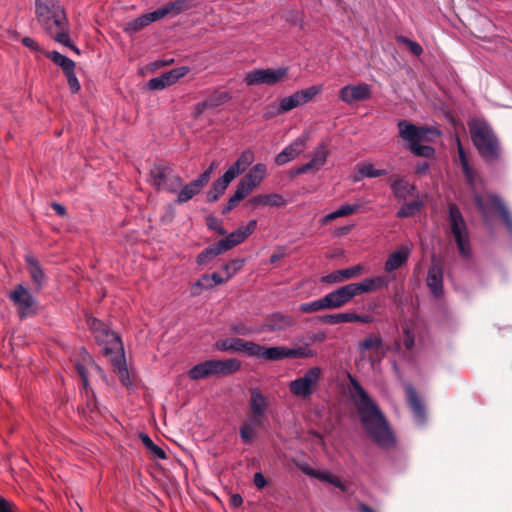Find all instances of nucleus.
<instances>
[{"mask_svg": "<svg viewBox=\"0 0 512 512\" xmlns=\"http://www.w3.org/2000/svg\"><path fill=\"white\" fill-rule=\"evenodd\" d=\"M360 422L369 438L380 448L390 449L395 445V436L378 405L361 386L358 380L349 375Z\"/></svg>", "mask_w": 512, "mask_h": 512, "instance_id": "nucleus-1", "label": "nucleus"}, {"mask_svg": "<svg viewBox=\"0 0 512 512\" xmlns=\"http://www.w3.org/2000/svg\"><path fill=\"white\" fill-rule=\"evenodd\" d=\"M471 140L479 155L487 163H494L501 157V144L491 125L482 119H473L468 124Z\"/></svg>", "mask_w": 512, "mask_h": 512, "instance_id": "nucleus-2", "label": "nucleus"}, {"mask_svg": "<svg viewBox=\"0 0 512 512\" xmlns=\"http://www.w3.org/2000/svg\"><path fill=\"white\" fill-rule=\"evenodd\" d=\"M36 19L46 33L53 39L69 23L59 0H35Z\"/></svg>", "mask_w": 512, "mask_h": 512, "instance_id": "nucleus-3", "label": "nucleus"}, {"mask_svg": "<svg viewBox=\"0 0 512 512\" xmlns=\"http://www.w3.org/2000/svg\"><path fill=\"white\" fill-rule=\"evenodd\" d=\"M448 223L459 253L462 257L468 258L471 255V246L466 221L454 203L448 205Z\"/></svg>", "mask_w": 512, "mask_h": 512, "instance_id": "nucleus-4", "label": "nucleus"}, {"mask_svg": "<svg viewBox=\"0 0 512 512\" xmlns=\"http://www.w3.org/2000/svg\"><path fill=\"white\" fill-rule=\"evenodd\" d=\"M149 182L158 191L176 193L182 186L183 180L170 166L155 164L149 172Z\"/></svg>", "mask_w": 512, "mask_h": 512, "instance_id": "nucleus-5", "label": "nucleus"}, {"mask_svg": "<svg viewBox=\"0 0 512 512\" xmlns=\"http://www.w3.org/2000/svg\"><path fill=\"white\" fill-rule=\"evenodd\" d=\"M473 200L483 216H486L490 211L496 212L507 230L512 234V215L499 196L494 194L482 196L476 193Z\"/></svg>", "mask_w": 512, "mask_h": 512, "instance_id": "nucleus-6", "label": "nucleus"}, {"mask_svg": "<svg viewBox=\"0 0 512 512\" xmlns=\"http://www.w3.org/2000/svg\"><path fill=\"white\" fill-rule=\"evenodd\" d=\"M10 301L17 309L21 319H25L37 314L38 302L31 292L22 284H18L9 295Z\"/></svg>", "mask_w": 512, "mask_h": 512, "instance_id": "nucleus-7", "label": "nucleus"}, {"mask_svg": "<svg viewBox=\"0 0 512 512\" xmlns=\"http://www.w3.org/2000/svg\"><path fill=\"white\" fill-rule=\"evenodd\" d=\"M87 323L95 339L100 343L106 344L104 348L106 354L123 349L120 337L115 332L111 331L104 322L97 318L90 317Z\"/></svg>", "mask_w": 512, "mask_h": 512, "instance_id": "nucleus-8", "label": "nucleus"}, {"mask_svg": "<svg viewBox=\"0 0 512 512\" xmlns=\"http://www.w3.org/2000/svg\"><path fill=\"white\" fill-rule=\"evenodd\" d=\"M321 373V368L317 366L309 368L302 377L290 382V392L297 397H310L321 377Z\"/></svg>", "mask_w": 512, "mask_h": 512, "instance_id": "nucleus-9", "label": "nucleus"}, {"mask_svg": "<svg viewBox=\"0 0 512 512\" xmlns=\"http://www.w3.org/2000/svg\"><path fill=\"white\" fill-rule=\"evenodd\" d=\"M288 75L287 67L277 69H253L245 76V82L248 86L254 85H275L286 78Z\"/></svg>", "mask_w": 512, "mask_h": 512, "instance_id": "nucleus-10", "label": "nucleus"}, {"mask_svg": "<svg viewBox=\"0 0 512 512\" xmlns=\"http://www.w3.org/2000/svg\"><path fill=\"white\" fill-rule=\"evenodd\" d=\"M266 420L267 416H257L252 413H247L239 429L241 440L246 444H252L258 436V430L265 426Z\"/></svg>", "mask_w": 512, "mask_h": 512, "instance_id": "nucleus-11", "label": "nucleus"}, {"mask_svg": "<svg viewBox=\"0 0 512 512\" xmlns=\"http://www.w3.org/2000/svg\"><path fill=\"white\" fill-rule=\"evenodd\" d=\"M190 71L188 66L174 68L168 72L162 73L158 77L151 78L147 86L150 90H162L176 83L180 78L187 75Z\"/></svg>", "mask_w": 512, "mask_h": 512, "instance_id": "nucleus-12", "label": "nucleus"}, {"mask_svg": "<svg viewBox=\"0 0 512 512\" xmlns=\"http://www.w3.org/2000/svg\"><path fill=\"white\" fill-rule=\"evenodd\" d=\"M257 227L256 220H250L246 226H241L224 239L219 240L220 246L225 250L229 251L235 246L241 244L245 239L251 235Z\"/></svg>", "mask_w": 512, "mask_h": 512, "instance_id": "nucleus-13", "label": "nucleus"}, {"mask_svg": "<svg viewBox=\"0 0 512 512\" xmlns=\"http://www.w3.org/2000/svg\"><path fill=\"white\" fill-rule=\"evenodd\" d=\"M426 282L436 298L443 295V265L441 260L435 257L432 258Z\"/></svg>", "mask_w": 512, "mask_h": 512, "instance_id": "nucleus-14", "label": "nucleus"}, {"mask_svg": "<svg viewBox=\"0 0 512 512\" xmlns=\"http://www.w3.org/2000/svg\"><path fill=\"white\" fill-rule=\"evenodd\" d=\"M371 90L368 84L361 83L358 85H346L341 88L339 98L346 104H353L369 99Z\"/></svg>", "mask_w": 512, "mask_h": 512, "instance_id": "nucleus-15", "label": "nucleus"}, {"mask_svg": "<svg viewBox=\"0 0 512 512\" xmlns=\"http://www.w3.org/2000/svg\"><path fill=\"white\" fill-rule=\"evenodd\" d=\"M407 404L413 414L418 425H424L426 422V409L419 398L416 389L411 384L405 385Z\"/></svg>", "mask_w": 512, "mask_h": 512, "instance_id": "nucleus-16", "label": "nucleus"}, {"mask_svg": "<svg viewBox=\"0 0 512 512\" xmlns=\"http://www.w3.org/2000/svg\"><path fill=\"white\" fill-rule=\"evenodd\" d=\"M397 126L399 129V136L403 140L407 141L409 145L426 140L429 132V129L416 126L407 120H400Z\"/></svg>", "mask_w": 512, "mask_h": 512, "instance_id": "nucleus-17", "label": "nucleus"}, {"mask_svg": "<svg viewBox=\"0 0 512 512\" xmlns=\"http://www.w3.org/2000/svg\"><path fill=\"white\" fill-rule=\"evenodd\" d=\"M354 297L349 283L326 294L325 302L327 303L328 309H338L351 302Z\"/></svg>", "mask_w": 512, "mask_h": 512, "instance_id": "nucleus-18", "label": "nucleus"}, {"mask_svg": "<svg viewBox=\"0 0 512 512\" xmlns=\"http://www.w3.org/2000/svg\"><path fill=\"white\" fill-rule=\"evenodd\" d=\"M212 376L226 377L238 372L241 368V361L236 358L211 359L209 360Z\"/></svg>", "mask_w": 512, "mask_h": 512, "instance_id": "nucleus-19", "label": "nucleus"}, {"mask_svg": "<svg viewBox=\"0 0 512 512\" xmlns=\"http://www.w3.org/2000/svg\"><path fill=\"white\" fill-rule=\"evenodd\" d=\"M250 398L248 400V413L257 416H267L270 406L269 398L264 395L259 388H251L249 390Z\"/></svg>", "mask_w": 512, "mask_h": 512, "instance_id": "nucleus-20", "label": "nucleus"}, {"mask_svg": "<svg viewBox=\"0 0 512 512\" xmlns=\"http://www.w3.org/2000/svg\"><path fill=\"white\" fill-rule=\"evenodd\" d=\"M307 137L302 135L294 140L290 145L285 147L277 156L275 157V162L277 165L281 166L289 161L295 159L299 154H301L306 146Z\"/></svg>", "mask_w": 512, "mask_h": 512, "instance_id": "nucleus-21", "label": "nucleus"}, {"mask_svg": "<svg viewBox=\"0 0 512 512\" xmlns=\"http://www.w3.org/2000/svg\"><path fill=\"white\" fill-rule=\"evenodd\" d=\"M389 284V280L386 276H377L373 278H365L360 283H350L354 296L361 295L363 293H368L380 289L382 287H387Z\"/></svg>", "mask_w": 512, "mask_h": 512, "instance_id": "nucleus-22", "label": "nucleus"}, {"mask_svg": "<svg viewBox=\"0 0 512 512\" xmlns=\"http://www.w3.org/2000/svg\"><path fill=\"white\" fill-rule=\"evenodd\" d=\"M383 346V340L380 337V335L371 334L359 343L358 348L362 352L367 350L374 351V354L369 359L370 362L373 364L375 361H381V359L385 356Z\"/></svg>", "mask_w": 512, "mask_h": 512, "instance_id": "nucleus-23", "label": "nucleus"}, {"mask_svg": "<svg viewBox=\"0 0 512 512\" xmlns=\"http://www.w3.org/2000/svg\"><path fill=\"white\" fill-rule=\"evenodd\" d=\"M27 264V271L36 287V290H41L46 284V276L36 257L31 254L25 256Z\"/></svg>", "mask_w": 512, "mask_h": 512, "instance_id": "nucleus-24", "label": "nucleus"}, {"mask_svg": "<svg viewBox=\"0 0 512 512\" xmlns=\"http://www.w3.org/2000/svg\"><path fill=\"white\" fill-rule=\"evenodd\" d=\"M253 161V152L251 150H245L224 174L233 181L237 176L242 174Z\"/></svg>", "mask_w": 512, "mask_h": 512, "instance_id": "nucleus-25", "label": "nucleus"}, {"mask_svg": "<svg viewBox=\"0 0 512 512\" xmlns=\"http://www.w3.org/2000/svg\"><path fill=\"white\" fill-rule=\"evenodd\" d=\"M206 186L202 180H200L198 177L191 181L190 183L186 185H182L180 189L176 192L177 193V199L176 202L178 204H183L191 200L194 196L199 194L201 190Z\"/></svg>", "mask_w": 512, "mask_h": 512, "instance_id": "nucleus-26", "label": "nucleus"}, {"mask_svg": "<svg viewBox=\"0 0 512 512\" xmlns=\"http://www.w3.org/2000/svg\"><path fill=\"white\" fill-rule=\"evenodd\" d=\"M363 271L361 265H356L350 268L334 271L326 276H323L321 281L325 283H340L342 281L357 277Z\"/></svg>", "mask_w": 512, "mask_h": 512, "instance_id": "nucleus-27", "label": "nucleus"}, {"mask_svg": "<svg viewBox=\"0 0 512 512\" xmlns=\"http://www.w3.org/2000/svg\"><path fill=\"white\" fill-rule=\"evenodd\" d=\"M390 187L395 198L398 200H404L409 196H414L416 193V187L405 181L402 177L394 178L390 183Z\"/></svg>", "mask_w": 512, "mask_h": 512, "instance_id": "nucleus-28", "label": "nucleus"}, {"mask_svg": "<svg viewBox=\"0 0 512 512\" xmlns=\"http://www.w3.org/2000/svg\"><path fill=\"white\" fill-rule=\"evenodd\" d=\"M249 204L254 208L258 206L281 207L285 205V199L276 193L262 194L252 197Z\"/></svg>", "mask_w": 512, "mask_h": 512, "instance_id": "nucleus-29", "label": "nucleus"}, {"mask_svg": "<svg viewBox=\"0 0 512 512\" xmlns=\"http://www.w3.org/2000/svg\"><path fill=\"white\" fill-rule=\"evenodd\" d=\"M294 322L291 316L274 313L266 320V327L270 331H280L294 325Z\"/></svg>", "mask_w": 512, "mask_h": 512, "instance_id": "nucleus-30", "label": "nucleus"}, {"mask_svg": "<svg viewBox=\"0 0 512 512\" xmlns=\"http://www.w3.org/2000/svg\"><path fill=\"white\" fill-rule=\"evenodd\" d=\"M232 180L225 174L213 182L211 189L207 192V202H216L226 191Z\"/></svg>", "mask_w": 512, "mask_h": 512, "instance_id": "nucleus-31", "label": "nucleus"}, {"mask_svg": "<svg viewBox=\"0 0 512 512\" xmlns=\"http://www.w3.org/2000/svg\"><path fill=\"white\" fill-rule=\"evenodd\" d=\"M408 257L409 250L407 248H402L391 253L385 262V271L390 273L397 270L408 260Z\"/></svg>", "mask_w": 512, "mask_h": 512, "instance_id": "nucleus-32", "label": "nucleus"}, {"mask_svg": "<svg viewBox=\"0 0 512 512\" xmlns=\"http://www.w3.org/2000/svg\"><path fill=\"white\" fill-rule=\"evenodd\" d=\"M356 169L358 172V176L354 177V181H360L362 178H375L384 176L387 174V171L384 169H375L371 163L361 162L356 165Z\"/></svg>", "mask_w": 512, "mask_h": 512, "instance_id": "nucleus-33", "label": "nucleus"}, {"mask_svg": "<svg viewBox=\"0 0 512 512\" xmlns=\"http://www.w3.org/2000/svg\"><path fill=\"white\" fill-rule=\"evenodd\" d=\"M45 56L49 58L55 65L61 67L63 73L75 69V62L57 51H43Z\"/></svg>", "mask_w": 512, "mask_h": 512, "instance_id": "nucleus-34", "label": "nucleus"}, {"mask_svg": "<svg viewBox=\"0 0 512 512\" xmlns=\"http://www.w3.org/2000/svg\"><path fill=\"white\" fill-rule=\"evenodd\" d=\"M226 252L221 246L220 242L214 243L207 248H205L198 256H197V264L205 265L211 262L218 255Z\"/></svg>", "mask_w": 512, "mask_h": 512, "instance_id": "nucleus-35", "label": "nucleus"}, {"mask_svg": "<svg viewBox=\"0 0 512 512\" xmlns=\"http://www.w3.org/2000/svg\"><path fill=\"white\" fill-rule=\"evenodd\" d=\"M266 360L279 361L287 358V347L275 346V347H264L261 346L260 356Z\"/></svg>", "mask_w": 512, "mask_h": 512, "instance_id": "nucleus-36", "label": "nucleus"}, {"mask_svg": "<svg viewBox=\"0 0 512 512\" xmlns=\"http://www.w3.org/2000/svg\"><path fill=\"white\" fill-rule=\"evenodd\" d=\"M328 150L324 144H320L314 151L312 159L307 162L310 168L314 171H318L327 161Z\"/></svg>", "mask_w": 512, "mask_h": 512, "instance_id": "nucleus-37", "label": "nucleus"}, {"mask_svg": "<svg viewBox=\"0 0 512 512\" xmlns=\"http://www.w3.org/2000/svg\"><path fill=\"white\" fill-rule=\"evenodd\" d=\"M211 376H212V373H211V367H210L209 360H206L204 362H201V363L193 366L188 371V377L191 380H200V379H204V378L211 377Z\"/></svg>", "mask_w": 512, "mask_h": 512, "instance_id": "nucleus-38", "label": "nucleus"}, {"mask_svg": "<svg viewBox=\"0 0 512 512\" xmlns=\"http://www.w3.org/2000/svg\"><path fill=\"white\" fill-rule=\"evenodd\" d=\"M265 174L266 166L262 163H258L251 168V170L244 176V178L246 181L254 183V186L257 187L262 182Z\"/></svg>", "mask_w": 512, "mask_h": 512, "instance_id": "nucleus-39", "label": "nucleus"}, {"mask_svg": "<svg viewBox=\"0 0 512 512\" xmlns=\"http://www.w3.org/2000/svg\"><path fill=\"white\" fill-rule=\"evenodd\" d=\"M423 206L422 201L420 200H414L412 202L404 204L398 211H397V217L398 218H407L412 217L416 215L421 207Z\"/></svg>", "mask_w": 512, "mask_h": 512, "instance_id": "nucleus-40", "label": "nucleus"}, {"mask_svg": "<svg viewBox=\"0 0 512 512\" xmlns=\"http://www.w3.org/2000/svg\"><path fill=\"white\" fill-rule=\"evenodd\" d=\"M240 338H226L218 340L214 344V348L222 352H238Z\"/></svg>", "mask_w": 512, "mask_h": 512, "instance_id": "nucleus-41", "label": "nucleus"}, {"mask_svg": "<svg viewBox=\"0 0 512 512\" xmlns=\"http://www.w3.org/2000/svg\"><path fill=\"white\" fill-rule=\"evenodd\" d=\"M316 355V351L311 349L308 344L297 348L287 347V358H311Z\"/></svg>", "mask_w": 512, "mask_h": 512, "instance_id": "nucleus-42", "label": "nucleus"}, {"mask_svg": "<svg viewBox=\"0 0 512 512\" xmlns=\"http://www.w3.org/2000/svg\"><path fill=\"white\" fill-rule=\"evenodd\" d=\"M195 0H175L166 4L169 14H180L194 7Z\"/></svg>", "mask_w": 512, "mask_h": 512, "instance_id": "nucleus-43", "label": "nucleus"}, {"mask_svg": "<svg viewBox=\"0 0 512 512\" xmlns=\"http://www.w3.org/2000/svg\"><path fill=\"white\" fill-rule=\"evenodd\" d=\"M261 351V345L252 341H246L240 338L238 352L244 353L250 357H259Z\"/></svg>", "mask_w": 512, "mask_h": 512, "instance_id": "nucleus-44", "label": "nucleus"}, {"mask_svg": "<svg viewBox=\"0 0 512 512\" xmlns=\"http://www.w3.org/2000/svg\"><path fill=\"white\" fill-rule=\"evenodd\" d=\"M139 438L142 441V443L144 444V446L151 453H153L155 455V457H157L159 459H166L167 458V455H166L165 451L162 448H160L159 446H157L156 444H154L152 439L147 434L140 433L139 434Z\"/></svg>", "mask_w": 512, "mask_h": 512, "instance_id": "nucleus-45", "label": "nucleus"}, {"mask_svg": "<svg viewBox=\"0 0 512 512\" xmlns=\"http://www.w3.org/2000/svg\"><path fill=\"white\" fill-rule=\"evenodd\" d=\"M299 309L303 313H313V312H318L320 310L328 309V306H327V303L325 302V296H324L320 299H317V300H314L311 302L302 303L299 306Z\"/></svg>", "mask_w": 512, "mask_h": 512, "instance_id": "nucleus-46", "label": "nucleus"}, {"mask_svg": "<svg viewBox=\"0 0 512 512\" xmlns=\"http://www.w3.org/2000/svg\"><path fill=\"white\" fill-rule=\"evenodd\" d=\"M114 367L116 370V373L118 375L119 381L125 386L130 387L132 385V382L129 377V372L126 367V363L123 360H117L114 362Z\"/></svg>", "mask_w": 512, "mask_h": 512, "instance_id": "nucleus-47", "label": "nucleus"}, {"mask_svg": "<svg viewBox=\"0 0 512 512\" xmlns=\"http://www.w3.org/2000/svg\"><path fill=\"white\" fill-rule=\"evenodd\" d=\"M410 151L419 157L431 158L435 153V149L428 145H421L420 142L409 145Z\"/></svg>", "mask_w": 512, "mask_h": 512, "instance_id": "nucleus-48", "label": "nucleus"}, {"mask_svg": "<svg viewBox=\"0 0 512 512\" xmlns=\"http://www.w3.org/2000/svg\"><path fill=\"white\" fill-rule=\"evenodd\" d=\"M230 99V95L225 91H215L208 98V105H210L211 109L216 108L224 103H226Z\"/></svg>", "mask_w": 512, "mask_h": 512, "instance_id": "nucleus-49", "label": "nucleus"}, {"mask_svg": "<svg viewBox=\"0 0 512 512\" xmlns=\"http://www.w3.org/2000/svg\"><path fill=\"white\" fill-rule=\"evenodd\" d=\"M300 105H301V103H300L296 93H293L292 95L281 99L280 104H279V112L280 113L288 112Z\"/></svg>", "mask_w": 512, "mask_h": 512, "instance_id": "nucleus-50", "label": "nucleus"}, {"mask_svg": "<svg viewBox=\"0 0 512 512\" xmlns=\"http://www.w3.org/2000/svg\"><path fill=\"white\" fill-rule=\"evenodd\" d=\"M321 91V87L311 86L309 88L300 90L295 92L301 105L312 100L319 92Z\"/></svg>", "mask_w": 512, "mask_h": 512, "instance_id": "nucleus-51", "label": "nucleus"}, {"mask_svg": "<svg viewBox=\"0 0 512 512\" xmlns=\"http://www.w3.org/2000/svg\"><path fill=\"white\" fill-rule=\"evenodd\" d=\"M214 287L209 274L203 275L192 287V294L199 295L202 290H208Z\"/></svg>", "mask_w": 512, "mask_h": 512, "instance_id": "nucleus-52", "label": "nucleus"}, {"mask_svg": "<svg viewBox=\"0 0 512 512\" xmlns=\"http://www.w3.org/2000/svg\"><path fill=\"white\" fill-rule=\"evenodd\" d=\"M84 396L86 398V404L84 407H82L80 410L83 413L84 416L87 415V413H94L98 411V405L97 400L94 391L89 387V397H87L86 393L84 392Z\"/></svg>", "mask_w": 512, "mask_h": 512, "instance_id": "nucleus-53", "label": "nucleus"}, {"mask_svg": "<svg viewBox=\"0 0 512 512\" xmlns=\"http://www.w3.org/2000/svg\"><path fill=\"white\" fill-rule=\"evenodd\" d=\"M149 24H150V22H149L147 14H143L140 17L130 21L127 24L126 30L129 32H132V33H136L138 31L142 30L144 27H146Z\"/></svg>", "mask_w": 512, "mask_h": 512, "instance_id": "nucleus-54", "label": "nucleus"}, {"mask_svg": "<svg viewBox=\"0 0 512 512\" xmlns=\"http://www.w3.org/2000/svg\"><path fill=\"white\" fill-rule=\"evenodd\" d=\"M56 42L61 43L65 45L66 47H69L73 52L76 54H80V50L77 46H75L69 35V27H67L65 30H63L61 33H57V36L53 38Z\"/></svg>", "mask_w": 512, "mask_h": 512, "instance_id": "nucleus-55", "label": "nucleus"}, {"mask_svg": "<svg viewBox=\"0 0 512 512\" xmlns=\"http://www.w3.org/2000/svg\"><path fill=\"white\" fill-rule=\"evenodd\" d=\"M243 264H244V260L243 259H233V260L225 263L222 266V269L225 272L227 278L230 279L231 277H233V275L237 271H239L243 267Z\"/></svg>", "mask_w": 512, "mask_h": 512, "instance_id": "nucleus-56", "label": "nucleus"}, {"mask_svg": "<svg viewBox=\"0 0 512 512\" xmlns=\"http://www.w3.org/2000/svg\"><path fill=\"white\" fill-rule=\"evenodd\" d=\"M318 480L327 482L339 488L341 491H346V486L342 483V481L330 472H320Z\"/></svg>", "mask_w": 512, "mask_h": 512, "instance_id": "nucleus-57", "label": "nucleus"}, {"mask_svg": "<svg viewBox=\"0 0 512 512\" xmlns=\"http://www.w3.org/2000/svg\"><path fill=\"white\" fill-rule=\"evenodd\" d=\"M254 188V183L246 181V179L243 177L238 183L235 193L244 199L253 191Z\"/></svg>", "mask_w": 512, "mask_h": 512, "instance_id": "nucleus-58", "label": "nucleus"}, {"mask_svg": "<svg viewBox=\"0 0 512 512\" xmlns=\"http://www.w3.org/2000/svg\"><path fill=\"white\" fill-rule=\"evenodd\" d=\"M206 225L210 230L217 232L219 235L225 236L227 231L221 225V221L213 215L206 217Z\"/></svg>", "mask_w": 512, "mask_h": 512, "instance_id": "nucleus-59", "label": "nucleus"}, {"mask_svg": "<svg viewBox=\"0 0 512 512\" xmlns=\"http://www.w3.org/2000/svg\"><path fill=\"white\" fill-rule=\"evenodd\" d=\"M360 208H361L360 203L344 204V205L340 206L335 212L337 214V217L339 218V217L351 215V214L357 212Z\"/></svg>", "mask_w": 512, "mask_h": 512, "instance_id": "nucleus-60", "label": "nucleus"}, {"mask_svg": "<svg viewBox=\"0 0 512 512\" xmlns=\"http://www.w3.org/2000/svg\"><path fill=\"white\" fill-rule=\"evenodd\" d=\"M75 369H76L77 373L79 374V376L81 377V383H82L83 390H85L87 397H89V381H88L86 368L82 363L77 362L75 365Z\"/></svg>", "mask_w": 512, "mask_h": 512, "instance_id": "nucleus-61", "label": "nucleus"}, {"mask_svg": "<svg viewBox=\"0 0 512 512\" xmlns=\"http://www.w3.org/2000/svg\"><path fill=\"white\" fill-rule=\"evenodd\" d=\"M64 74L67 78V83H68V86H69L71 92L77 93L80 90L81 86H80V83L75 75V69H72Z\"/></svg>", "mask_w": 512, "mask_h": 512, "instance_id": "nucleus-62", "label": "nucleus"}, {"mask_svg": "<svg viewBox=\"0 0 512 512\" xmlns=\"http://www.w3.org/2000/svg\"><path fill=\"white\" fill-rule=\"evenodd\" d=\"M229 329L231 333L241 336H248L253 332L250 327L241 322L232 324Z\"/></svg>", "mask_w": 512, "mask_h": 512, "instance_id": "nucleus-63", "label": "nucleus"}, {"mask_svg": "<svg viewBox=\"0 0 512 512\" xmlns=\"http://www.w3.org/2000/svg\"><path fill=\"white\" fill-rule=\"evenodd\" d=\"M146 14L148 16L149 22L152 23L154 21L164 18L165 16H167L169 14V12L165 5L161 8L154 10L153 12L146 13Z\"/></svg>", "mask_w": 512, "mask_h": 512, "instance_id": "nucleus-64", "label": "nucleus"}]
</instances>
